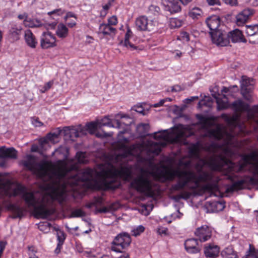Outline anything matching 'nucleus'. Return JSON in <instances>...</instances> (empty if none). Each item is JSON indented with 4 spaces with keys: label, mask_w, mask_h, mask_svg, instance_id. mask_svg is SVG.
Listing matches in <instances>:
<instances>
[{
    "label": "nucleus",
    "mask_w": 258,
    "mask_h": 258,
    "mask_svg": "<svg viewBox=\"0 0 258 258\" xmlns=\"http://www.w3.org/2000/svg\"><path fill=\"white\" fill-rule=\"evenodd\" d=\"M207 208L210 212H218L224 208V204L220 202L213 201L207 203Z\"/></svg>",
    "instance_id": "30"
},
{
    "label": "nucleus",
    "mask_w": 258,
    "mask_h": 258,
    "mask_svg": "<svg viewBox=\"0 0 258 258\" xmlns=\"http://www.w3.org/2000/svg\"><path fill=\"white\" fill-rule=\"evenodd\" d=\"M69 30L66 25L63 23H59L56 30V35L60 38H65L68 35Z\"/></svg>",
    "instance_id": "32"
},
{
    "label": "nucleus",
    "mask_w": 258,
    "mask_h": 258,
    "mask_svg": "<svg viewBox=\"0 0 258 258\" xmlns=\"http://www.w3.org/2000/svg\"><path fill=\"white\" fill-rule=\"evenodd\" d=\"M238 256L237 254V252L236 251L233 252L232 253L226 256L223 257V258H238Z\"/></svg>",
    "instance_id": "64"
},
{
    "label": "nucleus",
    "mask_w": 258,
    "mask_h": 258,
    "mask_svg": "<svg viewBox=\"0 0 258 258\" xmlns=\"http://www.w3.org/2000/svg\"><path fill=\"white\" fill-rule=\"evenodd\" d=\"M197 118L200 120V122L203 124V126L207 125L209 122L208 119L200 114L197 115Z\"/></svg>",
    "instance_id": "50"
},
{
    "label": "nucleus",
    "mask_w": 258,
    "mask_h": 258,
    "mask_svg": "<svg viewBox=\"0 0 258 258\" xmlns=\"http://www.w3.org/2000/svg\"><path fill=\"white\" fill-rule=\"evenodd\" d=\"M117 24V19L116 16H113L108 19V23L107 24L112 26Z\"/></svg>",
    "instance_id": "53"
},
{
    "label": "nucleus",
    "mask_w": 258,
    "mask_h": 258,
    "mask_svg": "<svg viewBox=\"0 0 258 258\" xmlns=\"http://www.w3.org/2000/svg\"><path fill=\"white\" fill-rule=\"evenodd\" d=\"M64 13V10H63L61 9H57L54 10L52 11L49 12L48 13V15L49 16H51L52 15L55 14V15H56L57 16H61L62 14H63Z\"/></svg>",
    "instance_id": "52"
},
{
    "label": "nucleus",
    "mask_w": 258,
    "mask_h": 258,
    "mask_svg": "<svg viewBox=\"0 0 258 258\" xmlns=\"http://www.w3.org/2000/svg\"><path fill=\"white\" fill-rule=\"evenodd\" d=\"M64 132L68 134V132H69V134H70L71 137H75L78 138L81 136V135H85L87 134V132L88 131L86 128V127H79L77 130L72 129L70 130V127L66 126L63 128Z\"/></svg>",
    "instance_id": "25"
},
{
    "label": "nucleus",
    "mask_w": 258,
    "mask_h": 258,
    "mask_svg": "<svg viewBox=\"0 0 258 258\" xmlns=\"http://www.w3.org/2000/svg\"><path fill=\"white\" fill-rule=\"evenodd\" d=\"M77 161L80 163H86L87 162L86 154L84 152H77L76 155Z\"/></svg>",
    "instance_id": "42"
},
{
    "label": "nucleus",
    "mask_w": 258,
    "mask_h": 258,
    "mask_svg": "<svg viewBox=\"0 0 258 258\" xmlns=\"http://www.w3.org/2000/svg\"><path fill=\"white\" fill-rule=\"evenodd\" d=\"M132 148L131 147L127 148L123 153L118 154L115 158V160L117 162L120 160L125 161L126 158L132 155Z\"/></svg>",
    "instance_id": "37"
},
{
    "label": "nucleus",
    "mask_w": 258,
    "mask_h": 258,
    "mask_svg": "<svg viewBox=\"0 0 258 258\" xmlns=\"http://www.w3.org/2000/svg\"><path fill=\"white\" fill-rule=\"evenodd\" d=\"M18 152L15 148H6L5 146L0 147V163H4V164L0 167H4L6 166V159H16L17 158Z\"/></svg>",
    "instance_id": "11"
},
{
    "label": "nucleus",
    "mask_w": 258,
    "mask_h": 258,
    "mask_svg": "<svg viewBox=\"0 0 258 258\" xmlns=\"http://www.w3.org/2000/svg\"><path fill=\"white\" fill-rule=\"evenodd\" d=\"M245 32L249 37L248 41L250 43H258V25H246Z\"/></svg>",
    "instance_id": "18"
},
{
    "label": "nucleus",
    "mask_w": 258,
    "mask_h": 258,
    "mask_svg": "<svg viewBox=\"0 0 258 258\" xmlns=\"http://www.w3.org/2000/svg\"><path fill=\"white\" fill-rule=\"evenodd\" d=\"M213 43L220 46H225L229 44L228 36L226 32L220 29L209 32Z\"/></svg>",
    "instance_id": "9"
},
{
    "label": "nucleus",
    "mask_w": 258,
    "mask_h": 258,
    "mask_svg": "<svg viewBox=\"0 0 258 258\" xmlns=\"http://www.w3.org/2000/svg\"><path fill=\"white\" fill-rule=\"evenodd\" d=\"M168 231V229L167 228L165 227H160L158 228L157 232L158 233L160 234H164L166 235L167 234V232Z\"/></svg>",
    "instance_id": "57"
},
{
    "label": "nucleus",
    "mask_w": 258,
    "mask_h": 258,
    "mask_svg": "<svg viewBox=\"0 0 258 258\" xmlns=\"http://www.w3.org/2000/svg\"><path fill=\"white\" fill-rule=\"evenodd\" d=\"M20 164L26 169L39 175L38 177H80L78 173V166L77 164L69 165L64 160H58L55 163L46 159H42L37 162L35 156L27 155L25 159L20 162ZM96 171L90 168L82 170L81 177H94ZM97 177H108V176H97Z\"/></svg>",
    "instance_id": "3"
},
{
    "label": "nucleus",
    "mask_w": 258,
    "mask_h": 258,
    "mask_svg": "<svg viewBox=\"0 0 258 258\" xmlns=\"http://www.w3.org/2000/svg\"><path fill=\"white\" fill-rule=\"evenodd\" d=\"M213 96L216 99L218 110H222L228 108L230 105L228 104V99L225 95H223V98L218 97L216 94H212Z\"/></svg>",
    "instance_id": "29"
},
{
    "label": "nucleus",
    "mask_w": 258,
    "mask_h": 258,
    "mask_svg": "<svg viewBox=\"0 0 258 258\" xmlns=\"http://www.w3.org/2000/svg\"><path fill=\"white\" fill-rule=\"evenodd\" d=\"M87 130L90 134H93L98 127V122H91L86 124L85 126Z\"/></svg>",
    "instance_id": "39"
},
{
    "label": "nucleus",
    "mask_w": 258,
    "mask_h": 258,
    "mask_svg": "<svg viewBox=\"0 0 258 258\" xmlns=\"http://www.w3.org/2000/svg\"><path fill=\"white\" fill-rule=\"evenodd\" d=\"M145 230V227L142 225L138 226L136 229L132 231V235L135 236H137Z\"/></svg>",
    "instance_id": "44"
},
{
    "label": "nucleus",
    "mask_w": 258,
    "mask_h": 258,
    "mask_svg": "<svg viewBox=\"0 0 258 258\" xmlns=\"http://www.w3.org/2000/svg\"><path fill=\"white\" fill-rule=\"evenodd\" d=\"M132 110H135L139 113L144 114V110L141 106H134L132 108Z\"/></svg>",
    "instance_id": "58"
},
{
    "label": "nucleus",
    "mask_w": 258,
    "mask_h": 258,
    "mask_svg": "<svg viewBox=\"0 0 258 258\" xmlns=\"http://www.w3.org/2000/svg\"><path fill=\"white\" fill-rule=\"evenodd\" d=\"M71 17H73L75 19H77V17L76 16H75V15L72 13V12H68L64 17V20L66 21L67 20V19L69 18H71Z\"/></svg>",
    "instance_id": "62"
},
{
    "label": "nucleus",
    "mask_w": 258,
    "mask_h": 258,
    "mask_svg": "<svg viewBox=\"0 0 258 258\" xmlns=\"http://www.w3.org/2000/svg\"><path fill=\"white\" fill-rule=\"evenodd\" d=\"M219 252V248L217 245L210 244L205 247L204 253L207 258H215Z\"/></svg>",
    "instance_id": "23"
},
{
    "label": "nucleus",
    "mask_w": 258,
    "mask_h": 258,
    "mask_svg": "<svg viewBox=\"0 0 258 258\" xmlns=\"http://www.w3.org/2000/svg\"><path fill=\"white\" fill-rule=\"evenodd\" d=\"M0 178V196L8 198L16 197L21 196L25 204L29 207H32L34 212L37 218L45 219L53 215L55 210L53 208L48 209L44 202V197L37 198L33 192L28 191L27 187L17 182L9 180L4 181Z\"/></svg>",
    "instance_id": "4"
},
{
    "label": "nucleus",
    "mask_w": 258,
    "mask_h": 258,
    "mask_svg": "<svg viewBox=\"0 0 258 258\" xmlns=\"http://www.w3.org/2000/svg\"><path fill=\"white\" fill-rule=\"evenodd\" d=\"M207 134L210 138L217 140H223L224 145L220 146L216 143H212L207 150L214 154L208 159L201 158L200 142L192 144L189 147V156L195 160V167L198 172H203L205 167H208L212 170L223 172L228 176L227 177H238L232 174L243 170L246 166L250 165L258 173V150L242 155L240 160L235 163L227 158L234 157L237 151V143L235 136L232 133L223 131L219 127L209 130Z\"/></svg>",
    "instance_id": "1"
},
{
    "label": "nucleus",
    "mask_w": 258,
    "mask_h": 258,
    "mask_svg": "<svg viewBox=\"0 0 258 258\" xmlns=\"http://www.w3.org/2000/svg\"><path fill=\"white\" fill-rule=\"evenodd\" d=\"M198 240L197 238H190L185 241V248L188 252L197 253L201 251L202 246L199 245Z\"/></svg>",
    "instance_id": "19"
},
{
    "label": "nucleus",
    "mask_w": 258,
    "mask_h": 258,
    "mask_svg": "<svg viewBox=\"0 0 258 258\" xmlns=\"http://www.w3.org/2000/svg\"><path fill=\"white\" fill-rule=\"evenodd\" d=\"M150 128L148 123H140L137 127V131L141 137H146L148 134Z\"/></svg>",
    "instance_id": "35"
},
{
    "label": "nucleus",
    "mask_w": 258,
    "mask_h": 258,
    "mask_svg": "<svg viewBox=\"0 0 258 258\" xmlns=\"http://www.w3.org/2000/svg\"><path fill=\"white\" fill-rule=\"evenodd\" d=\"M142 161H145V162L148 165L149 168L151 171H147V172H150L152 174L153 177H174L173 176H166L164 172L160 171V169L153 161L151 158L145 159L141 158L140 159Z\"/></svg>",
    "instance_id": "15"
},
{
    "label": "nucleus",
    "mask_w": 258,
    "mask_h": 258,
    "mask_svg": "<svg viewBox=\"0 0 258 258\" xmlns=\"http://www.w3.org/2000/svg\"><path fill=\"white\" fill-rule=\"evenodd\" d=\"M24 24L26 27L29 28L39 27L42 26L41 21L35 18L28 17L26 20H24Z\"/></svg>",
    "instance_id": "34"
},
{
    "label": "nucleus",
    "mask_w": 258,
    "mask_h": 258,
    "mask_svg": "<svg viewBox=\"0 0 258 258\" xmlns=\"http://www.w3.org/2000/svg\"><path fill=\"white\" fill-rule=\"evenodd\" d=\"M202 13V10L198 8H193L189 12V16L192 19H197Z\"/></svg>",
    "instance_id": "41"
},
{
    "label": "nucleus",
    "mask_w": 258,
    "mask_h": 258,
    "mask_svg": "<svg viewBox=\"0 0 258 258\" xmlns=\"http://www.w3.org/2000/svg\"><path fill=\"white\" fill-rule=\"evenodd\" d=\"M104 179V186L105 189L106 190H114L119 187L120 183L118 182L116 178H111L110 181H106L107 178H103Z\"/></svg>",
    "instance_id": "33"
},
{
    "label": "nucleus",
    "mask_w": 258,
    "mask_h": 258,
    "mask_svg": "<svg viewBox=\"0 0 258 258\" xmlns=\"http://www.w3.org/2000/svg\"><path fill=\"white\" fill-rule=\"evenodd\" d=\"M22 27L17 24H12L8 32L9 38L13 42L18 41L20 38Z\"/></svg>",
    "instance_id": "20"
},
{
    "label": "nucleus",
    "mask_w": 258,
    "mask_h": 258,
    "mask_svg": "<svg viewBox=\"0 0 258 258\" xmlns=\"http://www.w3.org/2000/svg\"><path fill=\"white\" fill-rule=\"evenodd\" d=\"M61 131H62L59 128H58L56 132L53 133H49L47 135V137L49 140H53L58 137V136L60 134Z\"/></svg>",
    "instance_id": "46"
},
{
    "label": "nucleus",
    "mask_w": 258,
    "mask_h": 258,
    "mask_svg": "<svg viewBox=\"0 0 258 258\" xmlns=\"http://www.w3.org/2000/svg\"><path fill=\"white\" fill-rule=\"evenodd\" d=\"M223 2L231 6H235L238 4L237 0H222Z\"/></svg>",
    "instance_id": "55"
},
{
    "label": "nucleus",
    "mask_w": 258,
    "mask_h": 258,
    "mask_svg": "<svg viewBox=\"0 0 258 258\" xmlns=\"http://www.w3.org/2000/svg\"><path fill=\"white\" fill-rule=\"evenodd\" d=\"M99 31L100 33H102L104 36L109 35L111 37L114 36L117 32L115 28L105 23L100 25Z\"/></svg>",
    "instance_id": "24"
},
{
    "label": "nucleus",
    "mask_w": 258,
    "mask_h": 258,
    "mask_svg": "<svg viewBox=\"0 0 258 258\" xmlns=\"http://www.w3.org/2000/svg\"><path fill=\"white\" fill-rule=\"evenodd\" d=\"M254 11L253 9L247 8L244 9L236 16V24L238 26H243L245 24L250 17L253 15Z\"/></svg>",
    "instance_id": "17"
},
{
    "label": "nucleus",
    "mask_w": 258,
    "mask_h": 258,
    "mask_svg": "<svg viewBox=\"0 0 258 258\" xmlns=\"http://www.w3.org/2000/svg\"><path fill=\"white\" fill-rule=\"evenodd\" d=\"M195 234L200 242H204L211 238L212 230L209 226L203 225L197 228Z\"/></svg>",
    "instance_id": "14"
},
{
    "label": "nucleus",
    "mask_w": 258,
    "mask_h": 258,
    "mask_svg": "<svg viewBox=\"0 0 258 258\" xmlns=\"http://www.w3.org/2000/svg\"><path fill=\"white\" fill-rule=\"evenodd\" d=\"M153 21L149 20L146 16H142L135 21V27L140 31H150L153 29Z\"/></svg>",
    "instance_id": "12"
},
{
    "label": "nucleus",
    "mask_w": 258,
    "mask_h": 258,
    "mask_svg": "<svg viewBox=\"0 0 258 258\" xmlns=\"http://www.w3.org/2000/svg\"><path fill=\"white\" fill-rule=\"evenodd\" d=\"M221 92L222 93H228L229 95H233V93L232 92V88L223 87Z\"/></svg>",
    "instance_id": "56"
},
{
    "label": "nucleus",
    "mask_w": 258,
    "mask_h": 258,
    "mask_svg": "<svg viewBox=\"0 0 258 258\" xmlns=\"http://www.w3.org/2000/svg\"><path fill=\"white\" fill-rule=\"evenodd\" d=\"M220 18L217 15L210 16L206 20V23L210 31H214L219 30L218 28L220 25Z\"/></svg>",
    "instance_id": "22"
},
{
    "label": "nucleus",
    "mask_w": 258,
    "mask_h": 258,
    "mask_svg": "<svg viewBox=\"0 0 258 258\" xmlns=\"http://www.w3.org/2000/svg\"><path fill=\"white\" fill-rule=\"evenodd\" d=\"M210 5H219V0H207Z\"/></svg>",
    "instance_id": "63"
},
{
    "label": "nucleus",
    "mask_w": 258,
    "mask_h": 258,
    "mask_svg": "<svg viewBox=\"0 0 258 258\" xmlns=\"http://www.w3.org/2000/svg\"><path fill=\"white\" fill-rule=\"evenodd\" d=\"M28 251L29 258H38V257L35 254V253L37 252V251L34 247L29 246L28 247Z\"/></svg>",
    "instance_id": "47"
},
{
    "label": "nucleus",
    "mask_w": 258,
    "mask_h": 258,
    "mask_svg": "<svg viewBox=\"0 0 258 258\" xmlns=\"http://www.w3.org/2000/svg\"><path fill=\"white\" fill-rule=\"evenodd\" d=\"M182 21L177 18H171L169 21V26L171 28H176L181 27Z\"/></svg>",
    "instance_id": "40"
},
{
    "label": "nucleus",
    "mask_w": 258,
    "mask_h": 258,
    "mask_svg": "<svg viewBox=\"0 0 258 258\" xmlns=\"http://www.w3.org/2000/svg\"><path fill=\"white\" fill-rule=\"evenodd\" d=\"M231 107L236 112L247 111L249 110V105L244 103L241 100L234 101L231 104Z\"/></svg>",
    "instance_id": "28"
},
{
    "label": "nucleus",
    "mask_w": 258,
    "mask_h": 258,
    "mask_svg": "<svg viewBox=\"0 0 258 258\" xmlns=\"http://www.w3.org/2000/svg\"><path fill=\"white\" fill-rule=\"evenodd\" d=\"M25 40L27 44L32 48H36L37 41L31 30H27L25 32Z\"/></svg>",
    "instance_id": "26"
},
{
    "label": "nucleus",
    "mask_w": 258,
    "mask_h": 258,
    "mask_svg": "<svg viewBox=\"0 0 258 258\" xmlns=\"http://www.w3.org/2000/svg\"><path fill=\"white\" fill-rule=\"evenodd\" d=\"M6 242L0 241V254L2 255L6 245Z\"/></svg>",
    "instance_id": "60"
},
{
    "label": "nucleus",
    "mask_w": 258,
    "mask_h": 258,
    "mask_svg": "<svg viewBox=\"0 0 258 258\" xmlns=\"http://www.w3.org/2000/svg\"><path fill=\"white\" fill-rule=\"evenodd\" d=\"M227 36H228L229 42L230 39L231 40L233 43L241 42L246 43L247 42V40L244 38L242 31L237 29L229 32L227 34Z\"/></svg>",
    "instance_id": "21"
},
{
    "label": "nucleus",
    "mask_w": 258,
    "mask_h": 258,
    "mask_svg": "<svg viewBox=\"0 0 258 258\" xmlns=\"http://www.w3.org/2000/svg\"><path fill=\"white\" fill-rule=\"evenodd\" d=\"M132 239L126 232L118 234L111 242V249L115 252H123L130 245Z\"/></svg>",
    "instance_id": "7"
},
{
    "label": "nucleus",
    "mask_w": 258,
    "mask_h": 258,
    "mask_svg": "<svg viewBox=\"0 0 258 258\" xmlns=\"http://www.w3.org/2000/svg\"><path fill=\"white\" fill-rule=\"evenodd\" d=\"M162 3L165 10L171 14L177 13L181 10V3L179 0H162Z\"/></svg>",
    "instance_id": "16"
},
{
    "label": "nucleus",
    "mask_w": 258,
    "mask_h": 258,
    "mask_svg": "<svg viewBox=\"0 0 258 258\" xmlns=\"http://www.w3.org/2000/svg\"><path fill=\"white\" fill-rule=\"evenodd\" d=\"M120 173L124 175V177H132L131 176V171L129 168L126 167H121L120 171Z\"/></svg>",
    "instance_id": "49"
},
{
    "label": "nucleus",
    "mask_w": 258,
    "mask_h": 258,
    "mask_svg": "<svg viewBox=\"0 0 258 258\" xmlns=\"http://www.w3.org/2000/svg\"><path fill=\"white\" fill-rule=\"evenodd\" d=\"M178 39L184 42H188L190 40L189 34L185 31L181 32Z\"/></svg>",
    "instance_id": "45"
},
{
    "label": "nucleus",
    "mask_w": 258,
    "mask_h": 258,
    "mask_svg": "<svg viewBox=\"0 0 258 258\" xmlns=\"http://www.w3.org/2000/svg\"><path fill=\"white\" fill-rule=\"evenodd\" d=\"M150 10L151 11H154L156 12L157 14L159 13L160 11V9L158 6H154V5H151L150 7Z\"/></svg>",
    "instance_id": "59"
},
{
    "label": "nucleus",
    "mask_w": 258,
    "mask_h": 258,
    "mask_svg": "<svg viewBox=\"0 0 258 258\" xmlns=\"http://www.w3.org/2000/svg\"><path fill=\"white\" fill-rule=\"evenodd\" d=\"M7 208L14 214V218H21L23 216V208L17 204L10 203L7 205Z\"/></svg>",
    "instance_id": "27"
},
{
    "label": "nucleus",
    "mask_w": 258,
    "mask_h": 258,
    "mask_svg": "<svg viewBox=\"0 0 258 258\" xmlns=\"http://www.w3.org/2000/svg\"><path fill=\"white\" fill-rule=\"evenodd\" d=\"M132 34L133 33L131 30L130 29L129 27H128L127 31L125 34L124 40H121L119 43V45L127 48L130 47L131 49L133 50L136 49L137 48V47L133 44L131 43L129 41L130 38L131 37L132 35Z\"/></svg>",
    "instance_id": "31"
},
{
    "label": "nucleus",
    "mask_w": 258,
    "mask_h": 258,
    "mask_svg": "<svg viewBox=\"0 0 258 258\" xmlns=\"http://www.w3.org/2000/svg\"><path fill=\"white\" fill-rule=\"evenodd\" d=\"M56 37L50 32H44L40 37V46L42 49H48L56 46Z\"/></svg>",
    "instance_id": "10"
},
{
    "label": "nucleus",
    "mask_w": 258,
    "mask_h": 258,
    "mask_svg": "<svg viewBox=\"0 0 258 258\" xmlns=\"http://www.w3.org/2000/svg\"><path fill=\"white\" fill-rule=\"evenodd\" d=\"M189 127L187 125L178 124L175 126L172 135L167 130H164L163 132L155 133L154 138L155 139L168 140L173 144H185L186 143L184 141V139L192 135L191 132L186 135L185 132L189 131Z\"/></svg>",
    "instance_id": "6"
},
{
    "label": "nucleus",
    "mask_w": 258,
    "mask_h": 258,
    "mask_svg": "<svg viewBox=\"0 0 258 258\" xmlns=\"http://www.w3.org/2000/svg\"><path fill=\"white\" fill-rule=\"evenodd\" d=\"M102 8H103V9L104 11V12H101L100 16L101 17H105L107 14L106 11H108L109 10V8L108 7V6H107L106 5L103 6Z\"/></svg>",
    "instance_id": "61"
},
{
    "label": "nucleus",
    "mask_w": 258,
    "mask_h": 258,
    "mask_svg": "<svg viewBox=\"0 0 258 258\" xmlns=\"http://www.w3.org/2000/svg\"><path fill=\"white\" fill-rule=\"evenodd\" d=\"M252 80L246 77H242L241 82V93L243 97L247 100L251 98V92L253 89Z\"/></svg>",
    "instance_id": "13"
},
{
    "label": "nucleus",
    "mask_w": 258,
    "mask_h": 258,
    "mask_svg": "<svg viewBox=\"0 0 258 258\" xmlns=\"http://www.w3.org/2000/svg\"><path fill=\"white\" fill-rule=\"evenodd\" d=\"M44 179L45 178H43ZM49 183L43 188L44 190H50L56 198L63 199L66 192L69 190L68 185L70 181L64 179L70 178H48ZM76 179L73 183L72 188L78 191L82 196L85 195L89 190L97 188L96 178H75Z\"/></svg>",
    "instance_id": "5"
},
{
    "label": "nucleus",
    "mask_w": 258,
    "mask_h": 258,
    "mask_svg": "<svg viewBox=\"0 0 258 258\" xmlns=\"http://www.w3.org/2000/svg\"><path fill=\"white\" fill-rule=\"evenodd\" d=\"M115 121L116 123V125H114L112 123V120L108 117V116H105L102 119L98 120L97 122L99 127H101L104 126H107L109 127H115L118 129L122 128L123 130L120 131L118 134V138L121 140L122 139V135L127 132V130L124 127V126H127V125L124 123L121 122L118 119H115Z\"/></svg>",
    "instance_id": "8"
},
{
    "label": "nucleus",
    "mask_w": 258,
    "mask_h": 258,
    "mask_svg": "<svg viewBox=\"0 0 258 258\" xmlns=\"http://www.w3.org/2000/svg\"><path fill=\"white\" fill-rule=\"evenodd\" d=\"M117 209V207L115 204H112L109 205L108 207H104L102 208L97 209L96 210V213H106L111 211H115Z\"/></svg>",
    "instance_id": "38"
},
{
    "label": "nucleus",
    "mask_w": 258,
    "mask_h": 258,
    "mask_svg": "<svg viewBox=\"0 0 258 258\" xmlns=\"http://www.w3.org/2000/svg\"><path fill=\"white\" fill-rule=\"evenodd\" d=\"M93 202L95 206L101 205L103 202V199L102 197H95L93 199Z\"/></svg>",
    "instance_id": "54"
},
{
    "label": "nucleus",
    "mask_w": 258,
    "mask_h": 258,
    "mask_svg": "<svg viewBox=\"0 0 258 258\" xmlns=\"http://www.w3.org/2000/svg\"><path fill=\"white\" fill-rule=\"evenodd\" d=\"M53 84V82L52 81L47 82L41 89H40V91L42 93L45 92L52 87Z\"/></svg>",
    "instance_id": "51"
},
{
    "label": "nucleus",
    "mask_w": 258,
    "mask_h": 258,
    "mask_svg": "<svg viewBox=\"0 0 258 258\" xmlns=\"http://www.w3.org/2000/svg\"><path fill=\"white\" fill-rule=\"evenodd\" d=\"M235 251L234 250L233 247L231 246H228L227 247L225 248L222 251V255L223 257L226 256L228 255H229L233 252H235Z\"/></svg>",
    "instance_id": "48"
},
{
    "label": "nucleus",
    "mask_w": 258,
    "mask_h": 258,
    "mask_svg": "<svg viewBox=\"0 0 258 258\" xmlns=\"http://www.w3.org/2000/svg\"><path fill=\"white\" fill-rule=\"evenodd\" d=\"M85 216V213L81 209H75L73 210L70 217H81Z\"/></svg>",
    "instance_id": "43"
},
{
    "label": "nucleus",
    "mask_w": 258,
    "mask_h": 258,
    "mask_svg": "<svg viewBox=\"0 0 258 258\" xmlns=\"http://www.w3.org/2000/svg\"><path fill=\"white\" fill-rule=\"evenodd\" d=\"M131 185L138 191L144 193L148 197H152L155 191L158 188L157 180L152 181L151 178H134ZM158 181H166L173 178H153ZM170 187L171 193L177 192L176 195L171 197L175 202L181 199L187 200L191 196L192 190L201 188L205 193H209L210 196H220L230 197L239 190L250 189L253 186L258 188V178H240L231 182L225 186L224 192L219 189V180L221 178H176Z\"/></svg>",
    "instance_id": "2"
},
{
    "label": "nucleus",
    "mask_w": 258,
    "mask_h": 258,
    "mask_svg": "<svg viewBox=\"0 0 258 258\" xmlns=\"http://www.w3.org/2000/svg\"><path fill=\"white\" fill-rule=\"evenodd\" d=\"M245 258H258V250L252 244L249 245V249L245 254Z\"/></svg>",
    "instance_id": "36"
}]
</instances>
